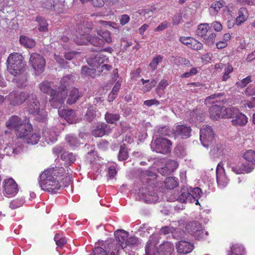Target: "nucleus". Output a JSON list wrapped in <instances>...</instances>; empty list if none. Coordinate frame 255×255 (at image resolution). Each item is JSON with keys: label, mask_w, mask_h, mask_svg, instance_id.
Wrapping results in <instances>:
<instances>
[{"label": "nucleus", "mask_w": 255, "mask_h": 255, "mask_svg": "<svg viewBox=\"0 0 255 255\" xmlns=\"http://www.w3.org/2000/svg\"><path fill=\"white\" fill-rule=\"evenodd\" d=\"M70 180L64 173L63 167H56L46 169L39 176V184L45 191L55 193L63 186H66Z\"/></svg>", "instance_id": "1"}, {"label": "nucleus", "mask_w": 255, "mask_h": 255, "mask_svg": "<svg viewBox=\"0 0 255 255\" xmlns=\"http://www.w3.org/2000/svg\"><path fill=\"white\" fill-rule=\"evenodd\" d=\"M8 72L15 79L18 87H22L27 81V73L25 72V64L23 62V57L18 53H11L6 61Z\"/></svg>", "instance_id": "2"}, {"label": "nucleus", "mask_w": 255, "mask_h": 255, "mask_svg": "<svg viewBox=\"0 0 255 255\" xmlns=\"http://www.w3.org/2000/svg\"><path fill=\"white\" fill-rule=\"evenodd\" d=\"M5 126L8 129L14 130L15 134L19 138H28L32 136V126L29 117H25L22 120L17 116H12L6 122Z\"/></svg>", "instance_id": "3"}, {"label": "nucleus", "mask_w": 255, "mask_h": 255, "mask_svg": "<svg viewBox=\"0 0 255 255\" xmlns=\"http://www.w3.org/2000/svg\"><path fill=\"white\" fill-rule=\"evenodd\" d=\"M185 229L189 234L192 235L196 240L204 239L208 235V232L203 229L201 224L197 221L188 223L185 227Z\"/></svg>", "instance_id": "4"}, {"label": "nucleus", "mask_w": 255, "mask_h": 255, "mask_svg": "<svg viewBox=\"0 0 255 255\" xmlns=\"http://www.w3.org/2000/svg\"><path fill=\"white\" fill-rule=\"evenodd\" d=\"M228 119H232V124L235 126L243 127L248 123L247 117L235 107L230 108Z\"/></svg>", "instance_id": "5"}, {"label": "nucleus", "mask_w": 255, "mask_h": 255, "mask_svg": "<svg viewBox=\"0 0 255 255\" xmlns=\"http://www.w3.org/2000/svg\"><path fill=\"white\" fill-rule=\"evenodd\" d=\"M171 145L172 143L169 139L159 137L151 143V148L157 153L166 154L170 152Z\"/></svg>", "instance_id": "6"}, {"label": "nucleus", "mask_w": 255, "mask_h": 255, "mask_svg": "<svg viewBox=\"0 0 255 255\" xmlns=\"http://www.w3.org/2000/svg\"><path fill=\"white\" fill-rule=\"evenodd\" d=\"M214 133L211 127L204 125L200 129V139L204 147H208L213 144Z\"/></svg>", "instance_id": "7"}, {"label": "nucleus", "mask_w": 255, "mask_h": 255, "mask_svg": "<svg viewBox=\"0 0 255 255\" xmlns=\"http://www.w3.org/2000/svg\"><path fill=\"white\" fill-rule=\"evenodd\" d=\"M3 193L6 196H13L18 192V185L11 178L6 179L3 182Z\"/></svg>", "instance_id": "8"}, {"label": "nucleus", "mask_w": 255, "mask_h": 255, "mask_svg": "<svg viewBox=\"0 0 255 255\" xmlns=\"http://www.w3.org/2000/svg\"><path fill=\"white\" fill-rule=\"evenodd\" d=\"M229 110L230 108H227L224 106L214 105L210 109V117L211 119L216 120L221 118H228Z\"/></svg>", "instance_id": "9"}, {"label": "nucleus", "mask_w": 255, "mask_h": 255, "mask_svg": "<svg viewBox=\"0 0 255 255\" xmlns=\"http://www.w3.org/2000/svg\"><path fill=\"white\" fill-rule=\"evenodd\" d=\"M29 97V93L26 92H22L19 93L17 92L13 91L11 92L8 95V98L11 101V103L14 106L22 104Z\"/></svg>", "instance_id": "10"}, {"label": "nucleus", "mask_w": 255, "mask_h": 255, "mask_svg": "<svg viewBox=\"0 0 255 255\" xmlns=\"http://www.w3.org/2000/svg\"><path fill=\"white\" fill-rule=\"evenodd\" d=\"M67 96V92L66 89L62 88V90L56 92L53 95H51V98L49 100L51 106L55 108H57L59 105L62 104L64 100Z\"/></svg>", "instance_id": "11"}, {"label": "nucleus", "mask_w": 255, "mask_h": 255, "mask_svg": "<svg viewBox=\"0 0 255 255\" xmlns=\"http://www.w3.org/2000/svg\"><path fill=\"white\" fill-rule=\"evenodd\" d=\"M33 118L39 122H44L46 119V113L44 109L40 107L38 102H33Z\"/></svg>", "instance_id": "12"}, {"label": "nucleus", "mask_w": 255, "mask_h": 255, "mask_svg": "<svg viewBox=\"0 0 255 255\" xmlns=\"http://www.w3.org/2000/svg\"><path fill=\"white\" fill-rule=\"evenodd\" d=\"M45 64V60L43 57L37 53L33 54V69L35 70L36 75L43 72Z\"/></svg>", "instance_id": "13"}, {"label": "nucleus", "mask_w": 255, "mask_h": 255, "mask_svg": "<svg viewBox=\"0 0 255 255\" xmlns=\"http://www.w3.org/2000/svg\"><path fill=\"white\" fill-rule=\"evenodd\" d=\"M175 136L182 138H187L191 136V128L184 125H178L173 129Z\"/></svg>", "instance_id": "14"}, {"label": "nucleus", "mask_w": 255, "mask_h": 255, "mask_svg": "<svg viewBox=\"0 0 255 255\" xmlns=\"http://www.w3.org/2000/svg\"><path fill=\"white\" fill-rule=\"evenodd\" d=\"M158 243L157 236L152 235L147 242L145 248V255H155L157 253L156 245Z\"/></svg>", "instance_id": "15"}, {"label": "nucleus", "mask_w": 255, "mask_h": 255, "mask_svg": "<svg viewBox=\"0 0 255 255\" xmlns=\"http://www.w3.org/2000/svg\"><path fill=\"white\" fill-rule=\"evenodd\" d=\"M60 116L63 117L68 123L73 124L78 121L75 112L72 110H59L58 111Z\"/></svg>", "instance_id": "16"}, {"label": "nucleus", "mask_w": 255, "mask_h": 255, "mask_svg": "<svg viewBox=\"0 0 255 255\" xmlns=\"http://www.w3.org/2000/svg\"><path fill=\"white\" fill-rule=\"evenodd\" d=\"M174 251L173 244L168 241L164 242L157 248L158 255H171Z\"/></svg>", "instance_id": "17"}, {"label": "nucleus", "mask_w": 255, "mask_h": 255, "mask_svg": "<svg viewBox=\"0 0 255 255\" xmlns=\"http://www.w3.org/2000/svg\"><path fill=\"white\" fill-rule=\"evenodd\" d=\"M216 178L218 185L221 188L225 187L229 183L225 170L222 167L217 166L216 169Z\"/></svg>", "instance_id": "18"}, {"label": "nucleus", "mask_w": 255, "mask_h": 255, "mask_svg": "<svg viewBox=\"0 0 255 255\" xmlns=\"http://www.w3.org/2000/svg\"><path fill=\"white\" fill-rule=\"evenodd\" d=\"M176 248L179 253L186 254L193 250L194 246L191 243L182 240L176 244Z\"/></svg>", "instance_id": "19"}, {"label": "nucleus", "mask_w": 255, "mask_h": 255, "mask_svg": "<svg viewBox=\"0 0 255 255\" xmlns=\"http://www.w3.org/2000/svg\"><path fill=\"white\" fill-rule=\"evenodd\" d=\"M128 233L124 230H118L115 232V236L118 243L120 245L121 249L126 248V242L128 238Z\"/></svg>", "instance_id": "20"}, {"label": "nucleus", "mask_w": 255, "mask_h": 255, "mask_svg": "<svg viewBox=\"0 0 255 255\" xmlns=\"http://www.w3.org/2000/svg\"><path fill=\"white\" fill-rule=\"evenodd\" d=\"M106 244L107 252L111 255H119L120 250L121 249L120 245L117 241H108Z\"/></svg>", "instance_id": "21"}, {"label": "nucleus", "mask_w": 255, "mask_h": 255, "mask_svg": "<svg viewBox=\"0 0 255 255\" xmlns=\"http://www.w3.org/2000/svg\"><path fill=\"white\" fill-rule=\"evenodd\" d=\"M108 60V58L104 56L101 53L97 54L93 59V62L91 64V66L95 70L100 72V67L106 61Z\"/></svg>", "instance_id": "22"}, {"label": "nucleus", "mask_w": 255, "mask_h": 255, "mask_svg": "<svg viewBox=\"0 0 255 255\" xmlns=\"http://www.w3.org/2000/svg\"><path fill=\"white\" fill-rule=\"evenodd\" d=\"M108 127V125L105 123H102L93 129L92 134L96 137H101L105 134L110 133L109 130H107L106 128Z\"/></svg>", "instance_id": "23"}, {"label": "nucleus", "mask_w": 255, "mask_h": 255, "mask_svg": "<svg viewBox=\"0 0 255 255\" xmlns=\"http://www.w3.org/2000/svg\"><path fill=\"white\" fill-rule=\"evenodd\" d=\"M245 251L244 247L240 244L233 245L230 250L227 251V255H245Z\"/></svg>", "instance_id": "24"}, {"label": "nucleus", "mask_w": 255, "mask_h": 255, "mask_svg": "<svg viewBox=\"0 0 255 255\" xmlns=\"http://www.w3.org/2000/svg\"><path fill=\"white\" fill-rule=\"evenodd\" d=\"M42 134L45 141L47 142L48 143L50 142L53 143L57 140V135L53 129H45L42 132Z\"/></svg>", "instance_id": "25"}, {"label": "nucleus", "mask_w": 255, "mask_h": 255, "mask_svg": "<svg viewBox=\"0 0 255 255\" xmlns=\"http://www.w3.org/2000/svg\"><path fill=\"white\" fill-rule=\"evenodd\" d=\"M35 25L37 26L38 29L41 32H45L48 30V24L46 20L43 17L37 16L35 20Z\"/></svg>", "instance_id": "26"}, {"label": "nucleus", "mask_w": 255, "mask_h": 255, "mask_svg": "<svg viewBox=\"0 0 255 255\" xmlns=\"http://www.w3.org/2000/svg\"><path fill=\"white\" fill-rule=\"evenodd\" d=\"M226 3L223 1H217L213 3L209 7L210 14L214 16L216 15L220 9L225 6Z\"/></svg>", "instance_id": "27"}, {"label": "nucleus", "mask_w": 255, "mask_h": 255, "mask_svg": "<svg viewBox=\"0 0 255 255\" xmlns=\"http://www.w3.org/2000/svg\"><path fill=\"white\" fill-rule=\"evenodd\" d=\"M189 193L190 195L192 196V198H190L191 203L195 202L196 205H199V199L200 198L202 193L201 189L198 187L193 189L191 188Z\"/></svg>", "instance_id": "28"}, {"label": "nucleus", "mask_w": 255, "mask_h": 255, "mask_svg": "<svg viewBox=\"0 0 255 255\" xmlns=\"http://www.w3.org/2000/svg\"><path fill=\"white\" fill-rule=\"evenodd\" d=\"M90 36L87 34H81L79 33L77 34L74 40L78 45H86L89 43Z\"/></svg>", "instance_id": "29"}, {"label": "nucleus", "mask_w": 255, "mask_h": 255, "mask_svg": "<svg viewBox=\"0 0 255 255\" xmlns=\"http://www.w3.org/2000/svg\"><path fill=\"white\" fill-rule=\"evenodd\" d=\"M238 15L236 18V23L239 25L244 22L248 17L247 9L245 7L241 8L239 10Z\"/></svg>", "instance_id": "30"}, {"label": "nucleus", "mask_w": 255, "mask_h": 255, "mask_svg": "<svg viewBox=\"0 0 255 255\" xmlns=\"http://www.w3.org/2000/svg\"><path fill=\"white\" fill-rule=\"evenodd\" d=\"M209 29V25L208 23H201L198 26L196 34L201 37H204L206 36Z\"/></svg>", "instance_id": "31"}, {"label": "nucleus", "mask_w": 255, "mask_h": 255, "mask_svg": "<svg viewBox=\"0 0 255 255\" xmlns=\"http://www.w3.org/2000/svg\"><path fill=\"white\" fill-rule=\"evenodd\" d=\"M224 148L223 144L220 143H217L211 149L210 153L214 157H218L223 154Z\"/></svg>", "instance_id": "32"}, {"label": "nucleus", "mask_w": 255, "mask_h": 255, "mask_svg": "<svg viewBox=\"0 0 255 255\" xmlns=\"http://www.w3.org/2000/svg\"><path fill=\"white\" fill-rule=\"evenodd\" d=\"M140 178L142 182H148L149 180L156 178V174L152 171H142L141 173Z\"/></svg>", "instance_id": "33"}, {"label": "nucleus", "mask_w": 255, "mask_h": 255, "mask_svg": "<svg viewBox=\"0 0 255 255\" xmlns=\"http://www.w3.org/2000/svg\"><path fill=\"white\" fill-rule=\"evenodd\" d=\"M80 95L79 91L77 88H73L69 94V96L67 100V103L70 105L75 103L79 98Z\"/></svg>", "instance_id": "34"}, {"label": "nucleus", "mask_w": 255, "mask_h": 255, "mask_svg": "<svg viewBox=\"0 0 255 255\" xmlns=\"http://www.w3.org/2000/svg\"><path fill=\"white\" fill-rule=\"evenodd\" d=\"M222 97L223 94L221 93L212 95L206 98L205 103V104L208 105L211 103H218L221 100L223 101L222 99Z\"/></svg>", "instance_id": "35"}, {"label": "nucleus", "mask_w": 255, "mask_h": 255, "mask_svg": "<svg viewBox=\"0 0 255 255\" xmlns=\"http://www.w3.org/2000/svg\"><path fill=\"white\" fill-rule=\"evenodd\" d=\"M68 144L72 148H74L77 147L79 144L78 138L72 134H68L65 137Z\"/></svg>", "instance_id": "36"}, {"label": "nucleus", "mask_w": 255, "mask_h": 255, "mask_svg": "<svg viewBox=\"0 0 255 255\" xmlns=\"http://www.w3.org/2000/svg\"><path fill=\"white\" fill-rule=\"evenodd\" d=\"M120 116L119 114H112L107 112L105 115V119L109 124H115L119 120Z\"/></svg>", "instance_id": "37"}, {"label": "nucleus", "mask_w": 255, "mask_h": 255, "mask_svg": "<svg viewBox=\"0 0 255 255\" xmlns=\"http://www.w3.org/2000/svg\"><path fill=\"white\" fill-rule=\"evenodd\" d=\"M243 157L248 162L255 165V150L252 149L247 150L244 154Z\"/></svg>", "instance_id": "38"}, {"label": "nucleus", "mask_w": 255, "mask_h": 255, "mask_svg": "<svg viewBox=\"0 0 255 255\" xmlns=\"http://www.w3.org/2000/svg\"><path fill=\"white\" fill-rule=\"evenodd\" d=\"M61 159L68 164L73 163L76 160L75 155L73 153L64 151L61 156Z\"/></svg>", "instance_id": "39"}, {"label": "nucleus", "mask_w": 255, "mask_h": 255, "mask_svg": "<svg viewBox=\"0 0 255 255\" xmlns=\"http://www.w3.org/2000/svg\"><path fill=\"white\" fill-rule=\"evenodd\" d=\"M164 183L165 187L168 189H172L177 186L178 184L177 180L173 177L166 178Z\"/></svg>", "instance_id": "40"}, {"label": "nucleus", "mask_w": 255, "mask_h": 255, "mask_svg": "<svg viewBox=\"0 0 255 255\" xmlns=\"http://www.w3.org/2000/svg\"><path fill=\"white\" fill-rule=\"evenodd\" d=\"M174 62L179 65H184L185 67L189 68L191 66L190 61L186 58L180 56L173 57Z\"/></svg>", "instance_id": "41"}, {"label": "nucleus", "mask_w": 255, "mask_h": 255, "mask_svg": "<svg viewBox=\"0 0 255 255\" xmlns=\"http://www.w3.org/2000/svg\"><path fill=\"white\" fill-rule=\"evenodd\" d=\"M40 90L45 93H50V95L55 94V91L51 89L50 83L45 81L39 85Z\"/></svg>", "instance_id": "42"}, {"label": "nucleus", "mask_w": 255, "mask_h": 255, "mask_svg": "<svg viewBox=\"0 0 255 255\" xmlns=\"http://www.w3.org/2000/svg\"><path fill=\"white\" fill-rule=\"evenodd\" d=\"M53 8L58 13L64 12L65 9L64 1L59 0L53 1Z\"/></svg>", "instance_id": "43"}, {"label": "nucleus", "mask_w": 255, "mask_h": 255, "mask_svg": "<svg viewBox=\"0 0 255 255\" xmlns=\"http://www.w3.org/2000/svg\"><path fill=\"white\" fill-rule=\"evenodd\" d=\"M97 34L101 38V40L104 42V44L105 42L107 43H110L112 42V37L109 31H102L98 30L97 31Z\"/></svg>", "instance_id": "44"}, {"label": "nucleus", "mask_w": 255, "mask_h": 255, "mask_svg": "<svg viewBox=\"0 0 255 255\" xmlns=\"http://www.w3.org/2000/svg\"><path fill=\"white\" fill-rule=\"evenodd\" d=\"M192 197L189 191H182L181 194L178 197L177 200L182 203H191L190 198H192Z\"/></svg>", "instance_id": "45"}, {"label": "nucleus", "mask_w": 255, "mask_h": 255, "mask_svg": "<svg viewBox=\"0 0 255 255\" xmlns=\"http://www.w3.org/2000/svg\"><path fill=\"white\" fill-rule=\"evenodd\" d=\"M89 43L95 46L101 47L104 44V42L101 40L100 36H90L89 38Z\"/></svg>", "instance_id": "46"}, {"label": "nucleus", "mask_w": 255, "mask_h": 255, "mask_svg": "<svg viewBox=\"0 0 255 255\" xmlns=\"http://www.w3.org/2000/svg\"><path fill=\"white\" fill-rule=\"evenodd\" d=\"M240 165L241 170L240 171L239 173H242L243 174L250 173L254 169V165L250 162L243 163Z\"/></svg>", "instance_id": "47"}, {"label": "nucleus", "mask_w": 255, "mask_h": 255, "mask_svg": "<svg viewBox=\"0 0 255 255\" xmlns=\"http://www.w3.org/2000/svg\"><path fill=\"white\" fill-rule=\"evenodd\" d=\"M163 59V57L160 55H156L154 57L152 61L149 64V67L153 70H155L157 68L158 64L161 62Z\"/></svg>", "instance_id": "48"}, {"label": "nucleus", "mask_w": 255, "mask_h": 255, "mask_svg": "<svg viewBox=\"0 0 255 255\" xmlns=\"http://www.w3.org/2000/svg\"><path fill=\"white\" fill-rule=\"evenodd\" d=\"M165 167L169 172H172L178 166V164L177 162L172 160H168L165 163Z\"/></svg>", "instance_id": "49"}, {"label": "nucleus", "mask_w": 255, "mask_h": 255, "mask_svg": "<svg viewBox=\"0 0 255 255\" xmlns=\"http://www.w3.org/2000/svg\"><path fill=\"white\" fill-rule=\"evenodd\" d=\"M20 43L26 48H32V40L25 36H20L19 38Z\"/></svg>", "instance_id": "50"}, {"label": "nucleus", "mask_w": 255, "mask_h": 255, "mask_svg": "<svg viewBox=\"0 0 255 255\" xmlns=\"http://www.w3.org/2000/svg\"><path fill=\"white\" fill-rule=\"evenodd\" d=\"M54 240L57 246L60 248H62L66 243V239L62 237L59 234L55 235L54 237Z\"/></svg>", "instance_id": "51"}, {"label": "nucleus", "mask_w": 255, "mask_h": 255, "mask_svg": "<svg viewBox=\"0 0 255 255\" xmlns=\"http://www.w3.org/2000/svg\"><path fill=\"white\" fill-rule=\"evenodd\" d=\"M185 232L184 231L180 229H174V231L172 232V236L173 238L176 239L177 240H180L184 237Z\"/></svg>", "instance_id": "52"}, {"label": "nucleus", "mask_w": 255, "mask_h": 255, "mask_svg": "<svg viewBox=\"0 0 255 255\" xmlns=\"http://www.w3.org/2000/svg\"><path fill=\"white\" fill-rule=\"evenodd\" d=\"M191 40V43H190L189 48L195 50H199L203 48V44L200 42L197 41L194 38H193Z\"/></svg>", "instance_id": "53"}, {"label": "nucleus", "mask_w": 255, "mask_h": 255, "mask_svg": "<svg viewBox=\"0 0 255 255\" xmlns=\"http://www.w3.org/2000/svg\"><path fill=\"white\" fill-rule=\"evenodd\" d=\"M128 154L127 149L122 146L120 148L119 155H118V159L119 160L123 161L128 158Z\"/></svg>", "instance_id": "54"}, {"label": "nucleus", "mask_w": 255, "mask_h": 255, "mask_svg": "<svg viewBox=\"0 0 255 255\" xmlns=\"http://www.w3.org/2000/svg\"><path fill=\"white\" fill-rule=\"evenodd\" d=\"M233 71V68L231 65H228L224 69V74L222 76V81H226L230 78V74Z\"/></svg>", "instance_id": "55"}, {"label": "nucleus", "mask_w": 255, "mask_h": 255, "mask_svg": "<svg viewBox=\"0 0 255 255\" xmlns=\"http://www.w3.org/2000/svg\"><path fill=\"white\" fill-rule=\"evenodd\" d=\"M138 243V239L135 237H130L128 238L126 242V248L129 247L131 248L134 246L136 245Z\"/></svg>", "instance_id": "56"}, {"label": "nucleus", "mask_w": 255, "mask_h": 255, "mask_svg": "<svg viewBox=\"0 0 255 255\" xmlns=\"http://www.w3.org/2000/svg\"><path fill=\"white\" fill-rule=\"evenodd\" d=\"M251 82V78L248 76L243 80H242L241 81L238 82L237 83V86L238 88H243L247 86V84H248L250 82Z\"/></svg>", "instance_id": "57"}, {"label": "nucleus", "mask_w": 255, "mask_h": 255, "mask_svg": "<svg viewBox=\"0 0 255 255\" xmlns=\"http://www.w3.org/2000/svg\"><path fill=\"white\" fill-rule=\"evenodd\" d=\"M22 205V202L19 199H15L12 200L10 203V207L14 209L21 207Z\"/></svg>", "instance_id": "58"}, {"label": "nucleus", "mask_w": 255, "mask_h": 255, "mask_svg": "<svg viewBox=\"0 0 255 255\" xmlns=\"http://www.w3.org/2000/svg\"><path fill=\"white\" fill-rule=\"evenodd\" d=\"M244 94L248 96L255 95V87L253 86L248 87L245 90Z\"/></svg>", "instance_id": "59"}, {"label": "nucleus", "mask_w": 255, "mask_h": 255, "mask_svg": "<svg viewBox=\"0 0 255 255\" xmlns=\"http://www.w3.org/2000/svg\"><path fill=\"white\" fill-rule=\"evenodd\" d=\"M73 77V76L71 75H68L63 77L61 80V84H62L63 87L64 89H66V84L70 83V80Z\"/></svg>", "instance_id": "60"}, {"label": "nucleus", "mask_w": 255, "mask_h": 255, "mask_svg": "<svg viewBox=\"0 0 255 255\" xmlns=\"http://www.w3.org/2000/svg\"><path fill=\"white\" fill-rule=\"evenodd\" d=\"M95 116V111L93 109H89L86 115L87 120L90 122L92 121Z\"/></svg>", "instance_id": "61"}, {"label": "nucleus", "mask_w": 255, "mask_h": 255, "mask_svg": "<svg viewBox=\"0 0 255 255\" xmlns=\"http://www.w3.org/2000/svg\"><path fill=\"white\" fill-rule=\"evenodd\" d=\"M168 85V83L166 80H161L160 82L158 83L157 88L156 89L157 92H158L159 90H164L167 86Z\"/></svg>", "instance_id": "62"}, {"label": "nucleus", "mask_w": 255, "mask_h": 255, "mask_svg": "<svg viewBox=\"0 0 255 255\" xmlns=\"http://www.w3.org/2000/svg\"><path fill=\"white\" fill-rule=\"evenodd\" d=\"M143 104L147 107H150L152 105L158 106L159 105V102L154 99L144 101Z\"/></svg>", "instance_id": "63"}, {"label": "nucleus", "mask_w": 255, "mask_h": 255, "mask_svg": "<svg viewBox=\"0 0 255 255\" xmlns=\"http://www.w3.org/2000/svg\"><path fill=\"white\" fill-rule=\"evenodd\" d=\"M33 144H35L38 143L39 139L41 137L40 132L39 130H35L34 133H33Z\"/></svg>", "instance_id": "64"}]
</instances>
